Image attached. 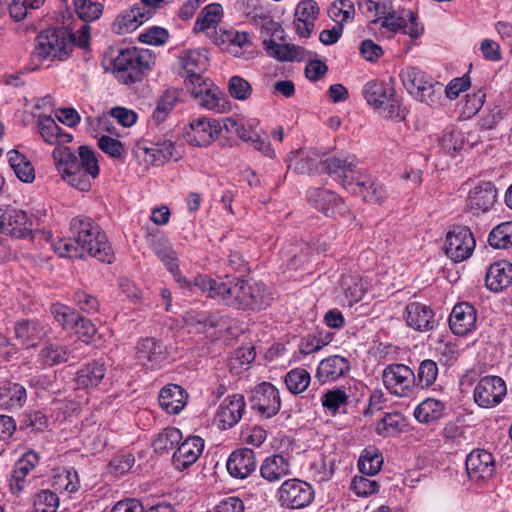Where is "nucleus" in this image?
I'll use <instances>...</instances> for the list:
<instances>
[{"mask_svg": "<svg viewBox=\"0 0 512 512\" xmlns=\"http://www.w3.org/2000/svg\"><path fill=\"white\" fill-rule=\"evenodd\" d=\"M78 154L76 156L68 147H56L52 155L62 179L79 191L86 192L91 188V180L99 175L98 160L88 146H80Z\"/></svg>", "mask_w": 512, "mask_h": 512, "instance_id": "obj_1", "label": "nucleus"}, {"mask_svg": "<svg viewBox=\"0 0 512 512\" xmlns=\"http://www.w3.org/2000/svg\"><path fill=\"white\" fill-rule=\"evenodd\" d=\"M195 286L207 297L236 309L247 310L251 282L239 278L212 279L207 275L195 277Z\"/></svg>", "mask_w": 512, "mask_h": 512, "instance_id": "obj_2", "label": "nucleus"}, {"mask_svg": "<svg viewBox=\"0 0 512 512\" xmlns=\"http://www.w3.org/2000/svg\"><path fill=\"white\" fill-rule=\"evenodd\" d=\"M70 233L83 252L101 262L111 263L114 254L100 225L87 216H77L70 221Z\"/></svg>", "mask_w": 512, "mask_h": 512, "instance_id": "obj_3", "label": "nucleus"}, {"mask_svg": "<svg viewBox=\"0 0 512 512\" xmlns=\"http://www.w3.org/2000/svg\"><path fill=\"white\" fill-rule=\"evenodd\" d=\"M391 82L373 79L365 83L361 93L367 104L378 110L385 118L403 121L406 117V109L401 99L396 96V91Z\"/></svg>", "mask_w": 512, "mask_h": 512, "instance_id": "obj_4", "label": "nucleus"}, {"mask_svg": "<svg viewBox=\"0 0 512 512\" xmlns=\"http://www.w3.org/2000/svg\"><path fill=\"white\" fill-rule=\"evenodd\" d=\"M74 35L66 27H53L40 32L35 38L31 59L41 63L44 60H64L73 49Z\"/></svg>", "mask_w": 512, "mask_h": 512, "instance_id": "obj_5", "label": "nucleus"}, {"mask_svg": "<svg viewBox=\"0 0 512 512\" xmlns=\"http://www.w3.org/2000/svg\"><path fill=\"white\" fill-rule=\"evenodd\" d=\"M153 57L149 50L136 47L122 49L113 59L117 77L125 84L141 81L151 70Z\"/></svg>", "mask_w": 512, "mask_h": 512, "instance_id": "obj_6", "label": "nucleus"}, {"mask_svg": "<svg viewBox=\"0 0 512 512\" xmlns=\"http://www.w3.org/2000/svg\"><path fill=\"white\" fill-rule=\"evenodd\" d=\"M270 35L263 39V47L268 56L281 62L303 61L310 52L295 44H280L276 40L284 41L285 32L278 22L267 20L262 25V33Z\"/></svg>", "mask_w": 512, "mask_h": 512, "instance_id": "obj_7", "label": "nucleus"}, {"mask_svg": "<svg viewBox=\"0 0 512 512\" xmlns=\"http://www.w3.org/2000/svg\"><path fill=\"white\" fill-rule=\"evenodd\" d=\"M0 233L15 239H32L33 220L24 210L0 206Z\"/></svg>", "mask_w": 512, "mask_h": 512, "instance_id": "obj_8", "label": "nucleus"}, {"mask_svg": "<svg viewBox=\"0 0 512 512\" xmlns=\"http://www.w3.org/2000/svg\"><path fill=\"white\" fill-rule=\"evenodd\" d=\"M277 499L287 509H303L314 499V489L306 481L298 478L285 480L277 490Z\"/></svg>", "mask_w": 512, "mask_h": 512, "instance_id": "obj_9", "label": "nucleus"}, {"mask_svg": "<svg viewBox=\"0 0 512 512\" xmlns=\"http://www.w3.org/2000/svg\"><path fill=\"white\" fill-rule=\"evenodd\" d=\"M475 245V238L468 227L454 225L446 234L445 253L454 262H462L472 255Z\"/></svg>", "mask_w": 512, "mask_h": 512, "instance_id": "obj_10", "label": "nucleus"}, {"mask_svg": "<svg viewBox=\"0 0 512 512\" xmlns=\"http://www.w3.org/2000/svg\"><path fill=\"white\" fill-rule=\"evenodd\" d=\"M384 386L398 397L409 396L415 387V373L405 364H389L382 373Z\"/></svg>", "mask_w": 512, "mask_h": 512, "instance_id": "obj_11", "label": "nucleus"}, {"mask_svg": "<svg viewBox=\"0 0 512 512\" xmlns=\"http://www.w3.org/2000/svg\"><path fill=\"white\" fill-rule=\"evenodd\" d=\"M323 169L345 189H351L363 171L355 156H331L324 160Z\"/></svg>", "mask_w": 512, "mask_h": 512, "instance_id": "obj_12", "label": "nucleus"}, {"mask_svg": "<svg viewBox=\"0 0 512 512\" xmlns=\"http://www.w3.org/2000/svg\"><path fill=\"white\" fill-rule=\"evenodd\" d=\"M307 200L315 209L329 217H345L350 213L344 200L328 189L310 188L307 191Z\"/></svg>", "mask_w": 512, "mask_h": 512, "instance_id": "obj_13", "label": "nucleus"}, {"mask_svg": "<svg viewBox=\"0 0 512 512\" xmlns=\"http://www.w3.org/2000/svg\"><path fill=\"white\" fill-rule=\"evenodd\" d=\"M249 403L261 416L271 418L280 410V393L271 383L262 382L252 390Z\"/></svg>", "mask_w": 512, "mask_h": 512, "instance_id": "obj_14", "label": "nucleus"}, {"mask_svg": "<svg viewBox=\"0 0 512 512\" xmlns=\"http://www.w3.org/2000/svg\"><path fill=\"white\" fill-rule=\"evenodd\" d=\"M507 393L504 380L499 376H485L477 383L473 397L482 408H492L500 404Z\"/></svg>", "mask_w": 512, "mask_h": 512, "instance_id": "obj_15", "label": "nucleus"}, {"mask_svg": "<svg viewBox=\"0 0 512 512\" xmlns=\"http://www.w3.org/2000/svg\"><path fill=\"white\" fill-rule=\"evenodd\" d=\"M466 471L470 480L485 482L492 478L496 464L494 456L484 449H474L466 457Z\"/></svg>", "mask_w": 512, "mask_h": 512, "instance_id": "obj_16", "label": "nucleus"}, {"mask_svg": "<svg viewBox=\"0 0 512 512\" xmlns=\"http://www.w3.org/2000/svg\"><path fill=\"white\" fill-rule=\"evenodd\" d=\"M220 127L215 120L206 117L192 119L186 128L184 137L186 141L197 147H205L211 144L218 136Z\"/></svg>", "mask_w": 512, "mask_h": 512, "instance_id": "obj_17", "label": "nucleus"}, {"mask_svg": "<svg viewBox=\"0 0 512 512\" xmlns=\"http://www.w3.org/2000/svg\"><path fill=\"white\" fill-rule=\"evenodd\" d=\"M476 321V309L468 302L456 304L449 316L450 329L457 336L471 333L476 327Z\"/></svg>", "mask_w": 512, "mask_h": 512, "instance_id": "obj_18", "label": "nucleus"}, {"mask_svg": "<svg viewBox=\"0 0 512 512\" xmlns=\"http://www.w3.org/2000/svg\"><path fill=\"white\" fill-rule=\"evenodd\" d=\"M229 475L235 479H245L255 472L257 460L252 449L241 448L233 451L226 463Z\"/></svg>", "mask_w": 512, "mask_h": 512, "instance_id": "obj_19", "label": "nucleus"}, {"mask_svg": "<svg viewBox=\"0 0 512 512\" xmlns=\"http://www.w3.org/2000/svg\"><path fill=\"white\" fill-rule=\"evenodd\" d=\"M351 191L371 204H381L388 195L384 185L364 171L357 177Z\"/></svg>", "mask_w": 512, "mask_h": 512, "instance_id": "obj_20", "label": "nucleus"}, {"mask_svg": "<svg viewBox=\"0 0 512 512\" xmlns=\"http://www.w3.org/2000/svg\"><path fill=\"white\" fill-rule=\"evenodd\" d=\"M246 402L242 394L227 396L217 409L216 418L223 429L236 425L242 418Z\"/></svg>", "mask_w": 512, "mask_h": 512, "instance_id": "obj_21", "label": "nucleus"}, {"mask_svg": "<svg viewBox=\"0 0 512 512\" xmlns=\"http://www.w3.org/2000/svg\"><path fill=\"white\" fill-rule=\"evenodd\" d=\"M204 440L199 436H190L181 442L172 456L175 469L183 471L193 465L203 452Z\"/></svg>", "mask_w": 512, "mask_h": 512, "instance_id": "obj_22", "label": "nucleus"}, {"mask_svg": "<svg viewBox=\"0 0 512 512\" xmlns=\"http://www.w3.org/2000/svg\"><path fill=\"white\" fill-rule=\"evenodd\" d=\"M151 9L140 8L134 5L132 8L119 14L112 23V31L123 35L135 31L139 26L151 18Z\"/></svg>", "mask_w": 512, "mask_h": 512, "instance_id": "obj_23", "label": "nucleus"}, {"mask_svg": "<svg viewBox=\"0 0 512 512\" xmlns=\"http://www.w3.org/2000/svg\"><path fill=\"white\" fill-rule=\"evenodd\" d=\"M136 358L142 365L155 368L166 360V347L155 338H144L136 346Z\"/></svg>", "mask_w": 512, "mask_h": 512, "instance_id": "obj_24", "label": "nucleus"}, {"mask_svg": "<svg viewBox=\"0 0 512 512\" xmlns=\"http://www.w3.org/2000/svg\"><path fill=\"white\" fill-rule=\"evenodd\" d=\"M39 456L33 450L26 451L14 464L10 490L13 494H20L26 485V477L39 464Z\"/></svg>", "mask_w": 512, "mask_h": 512, "instance_id": "obj_25", "label": "nucleus"}, {"mask_svg": "<svg viewBox=\"0 0 512 512\" xmlns=\"http://www.w3.org/2000/svg\"><path fill=\"white\" fill-rule=\"evenodd\" d=\"M351 369L349 360L340 355H332L320 361L315 377L320 383L336 381Z\"/></svg>", "mask_w": 512, "mask_h": 512, "instance_id": "obj_26", "label": "nucleus"}, {"mask_svg": "<svg viewBox=\"0 0 512 512\" xmlns=\"http://www.w3.org/2000/svg\"><path fill=\"white\" fill-rule=\"evenodd\" d=\"M404 317L409 327L416 331L432 330L435 325L433 310L422 303L411 302L405 308Z\"/></svg>", "mask_w": 512, "mask_h": 512, "instance_id": "obj_27", "label": "nucleus"}, {"mask_svg": "<svg viewBox=\"0 0 512 512\" xmlns=\"http://www.w3.org/2000/svg\"><path fill=\"white\" fill-rule=\"evenodd\" d=\"M138 149L145 154L146 162L153 166H162L174 157L175 143L171 139H156L138 145Z\"/></svg>", "mask_w": 512, "mask_h": 512, "instance_id": "obj_28", "label": "nucleus"}, {"mask_svg": "<svg viewBox=\"0 0 512 512\" xmlns=\"http://www.w3.org/2000/svg\"><path fill=\"white\" fill-rule=\"evenodd\" d=\"M497 192L491 182H484L474 187L467 199V206L474 214L486 212L492 208L496 202Z\"/></svg>", "mask_w": 512, "mask_h": 512, "instance_id": "obj_29", "label": "nucleus"}, {"mask_svg": "<svg viewBox=\"0 0 512 512\" xmlns=\"http://www.w3.org/2000/svg\"><path fill=\"white\" fill-rule=\"evenodd\" d=\"M14 334L26 348H34L47 334L45 326L37 320H22L15 324Z\"/></svg>", "mask_w": 512, "mask_h": 512, "instance_id": "obj_30", "label": "nucleus"}, {"mask_svg": "<svg viewBox=\"0 0 512 512\" xmlns=\"http://www.w3.org/2000/svg\"><path fill=\"white\" fill-rule=\"evenodd\" d=\"M512 283V264L498 261L489 266L486 272L485 285L493 292H500Z\"/></svg>", "mask_w": 512, "mask_h": 512, "instance_id": "obj_31", "label": "nucleus"}, {"mask_svg": "<svg viewBox=\"0 0 512 512\" xmlns=\"http://www.w3.org/2000/svg\"><path fill=\"white\" fill-rule=\"evenodd\" d=\"M188 394L177 384H168L159 394L160 406L169 414H178L186 405Z\"/></svg>", "mask_w": 512, "mask_h": 512, "instance_id": "obj_32", "label": "nucleus"}, {"mask_svg": "<svg viewBox=\"0 0 512 512\" xmlns=\"http://www.w3.org/2000/svg\"><path fill=\"white\" fill-rule=\"evenodd\" d=\"M72 351L67 345L58 342H46L40 349L37 362L43 368L53 367L66 363Z\"/></svg>", "mask_w": 512, "mask_h": 512, "instance_id": "obj_33", "label": "nucleus"}, {"mask_svg": "<svg viewBox=\"0 0 512 512\" xmlns=\"http://www.w3.org/2000/svg\"><path fill=\"white\" fill-rule=\"evenodd\" d=\"M446 403L435 399L426 398L414 409V417L421 424H434L446 414Z\"/></svg>", "mask_w": 512, "mask_h": 512, "instance_id": "obj_34", "label": "nucleus"}, {"mask_svg": "<svg viewBox=\"0 0 512 512\" xmlns=\"http://www.w3.org/2000/svg\"><path fill=\"white\" fill-rule=\"evenodd\" d=\"M260 475L268 482H278L290 474V462L280 454H274L264 459L260 465Z\"/></svg>", "mask_w": 512, "mask_h": 512, "instance_id": "obj_35", "label": "nucleus"}, {"mask_svg": "<svg viewBox=\"0 0 512 512\" xmlns=\"http://www.w3.org/2000/svg\"><path fill=\"white\" fill-rule=\"evenodd\" d=\"M27 400L26 388L14 382H5L0 386V405L6 410H19Z\"/></svg>", "mask_w": 512, "mask_h": 512, "instance_id": "obj_36", "label": "nucleus"}, {"mask_svg": "<svg viewBox=\"0 0 512 512\" xmlns=\"http://www.w3.org/2000/svg\"><path fill=\"white\" fill-rule=\"evenodd\" d=\"M106 366L104 362L92 361L84 365L75 378L78 388H96L102 382L106 375Z\"/></svg>", "mask_w": 512, "mask_h": 512, "instance_id": "obj_37", "label": "nucleus"}, {"mask_svg": "<svg viewBox=\"0 0 512 512\" xmlns=\"http://www.w3.org/2000/svg\"><path fill=\"white\" fill-rule=\"evenodd\" d=\"M180 60L188 79L192 78L194 81L199 80L208 65L207 52L202 49L187 50Z\"/></svg>", "mask_w": 512, "mask_h": 512, "instance_id": "obj_38", "label": "nucleus"}, {"mask_svg": "<svg viewBox=\"0 0 512 512\" xmlns=\"http://www.w3.org/2000/svg\"><path fill=\"white\" fill-rule=\"evenodd\" d=\"M377 25L380 29H386L392 34L407 28L406 18L392 10L390 5L382 7L379 16L370 21L368 28L373 30Z\"/></svg>", "mask_w": 512, "mask_h": 512, "instance_id": "obj_39", "label": "nucleus"}, {"mask_svg": "<svg viewBox=\"0 0 512 512\" xmlns=\"http://www.w3.org/2000/svg\"><path fill=\"white\" fill-rule=\"evenodd\" d=\"M400 80L407 92L414 97L423 90L428 81L432 78L424 71L414 66L403 68L399 73Z\"/></svg>", "mask_w": 512, "mask_h": 512, "instance_id": "obj_40", "label": "nucleus"}, {"mask_svg": "<svg viewBox=\"0 0 512 512\" xmlns=\"http://www.w3.org/2000/svg\"><path fill=\"white\" fill-rule=\"evenodd\" d=\"M39 132L44 141L48 144L63 145L72 141V135L62 132V129L57 125L55 120L50 116H45L39 119Z\"/></svg>", "mask_w": 512, "mask_h": 512, "instance_id": "obj_41", "label": "nucleus"}, {"mask_svg": "<svg viewBox=\"0 0 512 512\" xmlns=\"http://www.w3.org/2000/svg\"><path fill=\"white\" fill-rule=\"evenodd\" d=\"M8 162L15 175L24 183H32L35 180V170L26 156L17 150H10L7 153Z\"/></svg>", "mask_w": 512, "mask_h": 512, "instance_id": "obj_42", "label": "nucleus"}, {"mask_svg": "<svg viewBox=\"0 0 512 512\" xmlns=\"http://www.w3.org/2000/svg\"><path fill=\"white\" fill-rule=\"evenodd\" d=\"M349 396L340 388H334L323 393L321 396V404L325 413L336 416L341 412H345V407L348 404Z\"/></svg>", "mask_w": 512, "mask_h": 512, "instance_id": "obj_43", "label": "nucleus"}, {"mask_svg": "<svg viewBox=\"0 0 512 512\" xmlns=\"http://www.w3.org/2000/svg\"><path fill=\"white\" fill-rule=\"evenodd\" d=\"M181 91L177 88H168L160 97L157 106L152 114L155 123L163 122L173 110L176 103L180 101Z\"/></svg>", "mask_w": 512, "mask_h": 512, "instance_id": "obj_44", "label": "nucleus"}, {"mask_svg": "<svg viewBox=\"0 0 512 512\" xmlns=\"http://www.w3.org/2000/svg\"><path fill=\"white\" fill-rule=\"evenodd\" d=\"M223 15L222 5L219 3H211L206 5L199 13L195 24V32H204L205 30L215 26L221 20Z\"/></svg>", "mask_w": 512, "mask_h": 512, "instance_id": "obj_45", "label": "nucleus"}, {"mask_svg": "<svg viewBox=\"0 0 512 512\" xmlns=\"http://www.w3.org/2000/svg\"><path fill=\"white\" fill-rule=\"evenodd\" d=\"M340 285L347 305L352 306L362 300L365 294V288L359 276L344 275L341 278Z\"/></svg>", "mask_w": 512, "mask_h": 512, "instance_id": "obj_46", "label": "nucleus"}, {"mask_svg": "<svg viewBox=\"0 0 512 512\" xmlns=\"http://www.w3.org/2000/svg\"><path fill=\"white\" fill-rule=\"evenodd\" d=\"M158 258L164 263L169 272L173 275L174 279L182 286L189 290L198 288L195 286V281L192 283L188 281L179 270V260L176 252L173 249L159 250Z\"/></svg>", "mask_w": 512, "mask_h": 512, "instance_id": "obj_47", "label": "nucleus"}, {"mask_svg": "<svg viewBox=\"0 0 512 512\" xmlns=\"http://www.w3.org/2000/svg\"><path fill=\"white\" fill-rule=\"evenodd\" d=\"M383 464V457L379 450L369 446L364 449L358 461V467L361 473L369 476L377 474Z\"/></svg>", "mask_w": 512, "mask_h": 512, "instance_id": "obj_48", "label": "nucleus"}, {"mask_svg": "<svg viewBox=\"0 0 512 512\" xmlns=\"http://www.w3.org/2000/svg\"><path fill=\"white\" fill-rule=\"evenodd\" d=\"M438 364L431 359H425L420 362L415 373V387L428 388L432 386L438 376Z\"/></svg>", "mask_w": 512, "mask_h": 512, "instance_id": "obj_49", "label": "nucleus"}, {"mask_svg": "<svg viewBox=\"0 0 512 512\" xmlns=\"http://www.w3.org/2000/svg\"><path fill=\"white\" fill-rule=\"evenodd\" d=\"M273 298L267 286L262 282H251L249 305L247 310H261L267 308Z\"/></svg>", "mask_w": 512, "mask_h": 512, "instance_id": "obj_50", "label": "nucleus"}, {"mask_svg": "<svg viewBox=\"0 0 512 512\" xmlns=\"http://www.w3.org/2000/svg\"><path fill=\"white\" fill-rule=\"evenodd\" d=\"M182 440V433L176 427L163 429L153 442L155 452L164 453L172 450Z\"/></svg>", "mask_w": 512, "mask_h": 512, "instance_id": "obj_51", "label": "nucleus"}, {"mask_svg": "<svg viewBox=\"0 0 512 512\" xmlns=\"http://www.w3.org/2000/svg\"><path fill=\"white\" fill-rule=\"evenodd\" d=\"M310 381V373L303 368L292 369L284 377L287 389L293 394L304 392L308 388Z\"/></svg>", "mask_w": 512, "mask_h": 512, "instance_id": "obj_52", "label": "nucleus"}, {"mask_svg": "<svg viewBox=\"0 0 512 512\" xmlns=\"http://www.w3.org/2000/svg\"><path fill=\"white\" fill-rule=\"evenodd\" d=\"M423 90L413 98L430 107H437L441 104L443 95V85L431 78L428 83L422 87Z\"/></svg>", "mask_w": 512, "mask_h": 512, "instance_id": "obj_53", "label": "nucleus"}, {"mask_svg": "<svg viewBox=\"0 0 512 512\" xmlns=\"http://www.w3.org/2000/svg\"><path fill=\"white\" fill-rule=\"evenodd\" d=\"M488 243L496 249H506L512 246V221L496 226L488 236Z\"/></svg>", "mask_w": 512, "mask_h": 512, "instance_id": "obj_54", "label": "nucleus"}, {"mask_svg": "<svg viewBox=\"0 0 512 512\" xmlns=\"http://www.w3.org/2000/svg\"><path fill=\"white\" fill-rule=\"evenodd\" d=\"M404 419L398 412L386 413L376 425V433L386 437L397 434L404 426Z\"/></svg>", "mask_w": 512, "mask_h": 512, "instance_id": "obj_55", "label": "nucleus"}, {"mask_svg": "<svg viewBox=\"0 0 512 512\" xmlns=\"http://www.w3.org/2000/svg\"><path fill=\"white\" fill-rule=\"evenodd\" d=\"M440 146L446 153L454 155L465 149V134L461 130L447 129L440 139Z\"/></svg>", "mask_w": 512, "mask_h": 512, "instance_id": "obj_56", "label": "nucleus"}, {"mask_svg": "<svg viewBox=\"0 0 512 512\" xmlns=\"http://www.w3.org/2000/svg\"><path fill=\"white\" fill-rule=\"evenodd\" d=\"M59 506L58 495L48 489L37 492L33 497L34 512H56Z\"/></svg>", "mask_w": 512, "mask_h": 512, "instance_id": "obj_57", "label": "nucleus"}, {"mask_svg": "<svg viewBox=\"0 0 512 512\" xmlns=\"http://www.w3.org/2000/svg\"><path fill=\"white\" fill-rule=\"evenodd\" d=\"M51 313L64 329H74L79 321V314L73 308L63 304L52 305Z\"/></svg>", "mask_w": 512, "mask_h": 512, "instance_id": "obj_58", "label": "nucleus"}, {"mask_svg": "<svg viewBox=\"0 0 512 512\" xmlns=\"http://www.w3.org/2000/svg\"><path fill=\"white\" fill-rule=\"evenodd\" d=\"M74 6L79 18L85 22L98 19L103 12V5L91 0H74Z\"/></svg>", "mask_w": 512, "mask_h": 512, "instance_id": "obj_59", "label": "nucleus"}, {"mask_svg": "<svg viewBox=\"0 0 512 512\" xmlns=\"http://www.w3.org/2000/svg\"><path fill=\"white\" fill-rule=\"evenodd\" d=\"M223 42H227V50L232 55L240 56L241 50L250 46V37L246 32H225Z\"/></svg>", "mask_w": 512, "mask_h": 512, "instance_id": "obj_60", "label": "nucleus"}, {"mask_svg": "<svg viewBox=\"0 0 512 512\" xmlns=\"http://www.w3.org/2000/svg\"><path fill=\"white\" fill-rule=\"evenodd\" d=\"M72 298L74 304L82 312H85L87 314H95L99 310L100 303L98 299L94 295L84 290H76L73 293Z\"/></svg>", "mask_w": 512, "mask_h": 512, "instance_id": "obj_61", "label": "nucleus"}, {"mask_svg": "<svg viewBox=\"0 0 512 512\" xmlns=\"http://www.w3.org/2000/svg\"><path fill=\"white\" fill-rule=\"evenodd\" d=\"M135 457L131 453L119 454L111 459L108 465L109 473L122 476L134 466Z\"/></svg>", "mask_w": 512, "mask_h": 512, "instance_id": "obj_62", "label": "nucleus"}, {"mask_svg": "<svg viewBox=\"0 0 512 512\" xmlns=\"http://www.w3.org/2000/svg\"><path fill=\"white\" fill-rule=\"evenodd\" d=\"M318 13L319 7L314 0H303L297 4L294 17L299 22L311 21L315 24Z\"/></svg>", "mask_w": 512, "mask_h": 512, "instance_id": "obj_63", "label": "nucleus"}, {"mask_svg": "<svg viewBox=\"0 0 512 512\" xmlns=\"http://www.w3.org/2000/svg\"><path fill=\"white\" fill-rule=\"evenodd\" d=\"M379 484L375 480H371L365 476H355L352 483V491L360 497H367L379 490Z\"/></svg>", "mask_w": 512, "mask_h": 512, "instance_id": "obj_64", "label": "nucleus"}]
</instances>
